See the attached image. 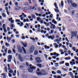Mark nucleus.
Wrapping results in <instances>:
<instances>
[{"mask_svg":"<svg viewBox=\"0 0 78 78\" xmlns=\"http://www.w3.org/2000/svg\"><path fill=\"white\" fill-rule=\"evenodd\" d=\"M73 50L75 51V47H73Z\"/></svg>","mask_w":78,"mask_h":78,"instance_id":"obj_53","label":"nucleus"},{"mask_svg":"<svg viewBox=\"0 0 78 78\" xmlns=\"http://www.w3.org/2000/svg\"><path fill=\"white\" fill-rule=\"evenodd\" d=\"M54 6H55V8H56V9H58V7L57 6V4L56 2L54 3Z\"/></svg>","mask_w":78,"mask_h":78,"instance_id":"obj_23","label":"nucleus"},{"mask_svg":"<svg viewBox=\"0 0 78 78\" xmlns=\"http://www.w3.org/2000/svg\"><path fill=\"white\" fill-rule=\"evenodd\" d=\"M23 45L24 47H27V43H24L22 42L21 43Z\"/></svg>","mask_w":78,"mask_h":78,"instance_id":"obj_12","label":"nucleus"},{"mask_svg":"<svg viewBox=\"0 0 78 78\" xmlns=\"http://www.w3.org/2000/svg\"><path fill=\"white\" fill-rule=\"evenodd\" d=\"M65 66L67 67H69V63H66Z\"/></svg>","mask_w":78,"mask_h":78,"instance_id":"obj_26","label":"nucleus"},{"mask_svg":"<svg viewBox=\"0 0 78 78\" xmlns=\"http://www.w3.org/2000/svg\"><path fill=\"white\" fill-rule=\"evenodd\" d=\"M23 25V22H22L21 23V24L20 25V27H22Z\"/></svg>","mask_w":78,"mask_h":78,"instance_id":"obj_44","label":"nucleus"},{"mask_svg":"<svg viewBox=\"0 0 78 78\" xmlns=\"http://www.w3.org/2000/svg\"><path fill=\"white\" fill-rule=\"evenodd\" d=\"M10 30V28L9 27H7V31H9Z\"/></svg>","mask_w":78,"mask_h":78,"instance_id":"obj_60","label":"nucleus"},{"mask_svg":"<svg viewBox=\"0 0 78 78\" xmlns=\"http://www.w3.org/2000/svg\"><path fill=\"white\" fill-rule=\"evenodd\" d=\"M65 59H67V60H69L71 59V58L70 57H68V58L67 57H66L65 58Z\"/></svg>","mask_w":78,"mask_h":78,"instance_id":"obj_24","label":"nucleus"},{"mask_svg":"<svg viewBox=\"0 0 78 78\" xmlns=\"http://www.w3.org/2000/svg\"><path fill=\"white\" fill-rule=\"evenodd\" d=\"M68 53L69 55H70V53H71V51H70V50H69L68 51Z\"/></svg>","mask_w":78,"mask_h":78,"instance_id":"obj_47","label":"nucleus"},{"mask_svg":"<svg viewBox=\"0 0 78 78\" xmlns=\"http://www.w3.org/2000/svg\"><path fill=\"white\" fill-rule=\"evenodd\" d=\"M67 2L68 4H70V3H72V1L70 0H67Z\"/></svg>","mask_w":78,"mask_h":78,"instance_id":"obj_16","label":"nucleus"},{"mask_svg":"<svg viewBox=\"0 0 78 78\" xmlns=\"http://www.w3.org/2000/svg\"><path fill=\"white\" fill-rule=\"evenodd\" d=\"M56 54H57L56 52H54L53 53V55H54V56H55V55H56Z\"/></svg>","mask_w":78,"mask_h":78,"instance_id":"obj_62","label":"nucleus"},{"mask_svg":"<svg viewBox=\"0 0 78 78\" xmlns=\"http://www.w3.org/2000/svg\"><path fill=\"white\" fill-rule=\"evenodd\" d=\"M15 5L16 6H18V3L17 2H16Z\"/></svg>","mask_w":78,"mask_h":78,"instance_id":"obj_59","label":"nucleus"},{"mask_svg":"<svg viewBox=\"0 0 78 78\" xmlns=\"http://www.w3.org/2000/svg\"><path fill=\"white\" fill-rule=\"evenodd\" d=\"M52 69L53 70H56V68H55V67H52Z\"/></svg>","mask_w":78,"mask_h":78,"instance_id":"obj_50","label":"nucleus"},{"mask_svg":"<svg viewBox=\"0 0 78 78\" xmlns=\"http://www.w3.org/2000/svg\"><path fill=\"white\" fill-rule=\"evenodd\" d=\"M54 37H55V36L54 35H53V37L52 36L50 35L48 37V39H51L52 40H53L54 39Z\"/></svg>","mask_w":78,"mask_h":78,"instance_id":"obj_11","label":"nucleus"},{"mask_svg":"<svg viewBox=\"0 0 78 78\" xmlns=\"http://www.w3.org/2000/svg\"><path fill=\"white\" fill-rule=\"evenodd\" d=\"M8 54H10V53H11V51L10 50H8Z\"/></svg>","mask_w":78,"mask_h":78,"instance_id":"obj_29","label":"nucleus"},{"mask_svg":"<svg viewBox=\"0 0 78 78\" xmlns=\"http://www.w3.org/2000/svg\"><path fill=\"white\" fill-rule=\"evenodd\" d=\"M32 18H33V19H36V17L35 16V15L34 14H33L31 15Z\"/></svg>","mask_w":78,"mask_h":78,"instance_id":"obj_19","label":"nucleus"},{"mask_svg":"<svg viewBox=\"0 0 78 78\" xmlns=\"http://www.w3.org/2000/svg\"><path fill=\"white\" fill-rule=\"evenodd\" d=\"M34 49H35V48L34 45H32L29 49V51L30 53H32V52H33L34 51Z\"/></svg>","mask_w":78,"mask_h":78,"instance_id":"obj_4","label":"nucleus"},{"mask_svg":"<svg viewBox=\"0 0 78 78\" xmlns=\"http://www.w3.org/2000/svg\"><path fill=\"white\" fill-rule=\"evenodd\" d=\"M22 39H25V37L24 36H22Z\"/></svg>","mask_w":78,"mask_h":78,"instance_id":"obj_56","label":"nucleus"},{"mask_svg":"<svg viewBox=\"0 0 78 78\" xmlns=\"http://www.w3.org/2000/svg\"><path fill=\"white\" fill-rule=\"evenodd\" d=\"M2 16L3 17H6V14H5V13H2Z\"/></svg>","mask_w":78,"mask_h":78,"instance_id":"obj_32","label":"nucleus"},{"mask_svg":"<svg viewBox=\"0 0 78 78\" xmlns=\"http://www.w3.org/2000/svg\"><path fill=\"white\" fill-rule=\"evenodd\" d=\"M8 59L7 60V61L8 62H11V59L12 58V55H9V57H8Z\"/></svg>","mask_w":78,"mask_h":78,"instance_id":"obj_9","label":"nucleus"},{"mask_svg":"<svg viewBox=\"0 0 78 78\" xmlns=\"http://www.w3.org/2000/svg\"><path fill=\"white\" fill-rule=\"evenodd\" d=\"M57 73H59V74H61V71L60 70H58Z\"/></svg>","mask_w":78,"mask_h":78,"instance_id":"obj_31","label":"nucleus"},{"mask_svg":"<svg viewBox=\"0 0 78 78\" xmlns=\"http://www.w3.org/2000/svg\"><path fill=\"white\" fill-rule=\"evenodd\" d=\"M56 56H52V58L53 59H56Z\"/></svg>","mask_w":78,"mask_h":78,"instance_id":"obj_57","label":"nucleus"},{"mask_svg":"<svg viewBox=\"0 0 78 78\" xmlns=\"http://www.w3.org/2000/svg\"><path fill=\"white\" fill-rule=\"evenodd\" d=\"M12 51L14 53H16V50H15V49H12Z\"/></svg>","mask_w":78,"mask_h":78,"instance_id":"obj_48","label":"nucleus"},{"mask_svg":"<svg viewBox=\"0 0 78 78\" xmlns=\"http://www.w3.org/2000/svg\"><path fill=\"white\" fill-rule=\"evenodd\" d=\"M22 49L23 50L25 54H27V52H26V50H25L24 47H23V46L22 47Z\"/></svg>","mask_w":78,"mask_h":78,"instance_id":"obj_14","label":"nucleus"},{"mask_svg":"<svg viewBox=\"0 0 78 78\" xmlns=\"http://www.w3.org/2000/svg\"><path fill=\"white\" fill-rule=\"evenodd\" d=\"M19 59H20V61L21 62L23 61V58L22 57L20 58H19Z\"/></svg>","mask_w":78,"mask_h":78,"instance_id":"obj_33","label":"nucleus"},{"mask_svg":"<svg viewBox=\"0 0 78 78\" xmlns=\"http://www.w3.org/2000/svg\"><path fill=\"white\" fill-rule=\"evenodd\" d=\"M9 73H12H12H14V71L12 70V69H11L9 71Z\"/></svg>","mask_w":78,"mask_h":78,"instance_id":"obj_15","label":"nucleus"},{"mask_svg":"<svg viewBox=\"0 0 78 78\" xmlns=\"http://www.w3.org/2000/svg\"><path fill=\"white\" fill-rule=\"evenodd\" d=\"M29 5V4L28 3V2H26L24 3V5Z\"/></svg>","mask_w":78,"mask_h":78,"instance_id":"obj_40","label":"nucleus"},{"mask_svg":"<svg viewBox=\"0 0 78 78\" xmlns=\"http://www.w3.org/2000/svg\"><path fill=\"white\" fill-rule=\"evenodd\" d=\"M12 20V17H11L10 18H9L8 19V20L9 22H11V21Z\"/></svg>","mask_w":78,"mask_h":78,"instance_id":"obj_30","label":"nucleus"},{"mask_svg":"<svg viewBox=\"0 0 78 78\" xmlns=\"http://www.w3.org/2000/svg\"><path fill=\"white\" fill-rule=\"evenodd\" d=\"M30 39L33 41H35V39L33 37H30Z\"/></svg>","mask_w":78,"mask_h":78,"instance_id":"obj_49","label":"nucleus"},{"mask_svg":"<svg viewBox=\"0 0 78 78\" xmlns=\"http://www.w3.org/2000/svg\"><path fill=\"white\" fill-rule=\"evenodd\" d=\"M7 39L8 40V42H10V41L11 40V37H9H9L7 36Z\"/></svg>","mask_w":78,"mask_h":78,"instance_id":"obj_13","label":"nucleus"},{"mask_svg":"<svg viewBox=\"0 0 78 78\" xmlns=\"http://www.w3.org/2000/svg\"><path fill=\"white\" fill-rule=\"evenodd\" d=\"M44 55L45 56V58H46V59H47L48 55H47L46 54H44Z\"/></svg>","mask_w":78,"mask_h":78,"instance_id":"obj_34","label":"nucleus"},{"mask_svg":"<svg viewBox=\"0 0 78 78\" xmlns=\"http://www.w3.org/2000/svg\"><path fill=\"white\" fill-rule=\"evenodd\" d=\"M44 48L45 49H49V48H50V47L47 46V45H45L44 46Z\"/></svg>","mask_w":78,"mask_h":78,"instance_id":"obj_18","label":"nucleus"},{"mask_svg":"<svg viewBox=\"0 0 78 78\" xmlns=\"http://www.w3.org/2000/svg\"><path fill=\"white\" fill-rule=\"evenodd\" d=\"M41 19V18L39 17H38L37 18V21H39V20Z\"/></svg>","mask_w":78,"mask_h":78,"instance_id":"obj_42","label":"nucleus"},{"mask_svg":"<svg viewBox=\"0 0 78 78\" xmlns=\"http://www.w3.org/2000/svg\"><path fill=\"white\" fill-rule=\"evenodd\" d=\"M9 76L10 77H12V75H11L10 73H9Z\"/></svg>","mask_w":78,"mask_h":78,"instance_id":"obj_52","label":"nucleus"},{"mask_svg":"<svg viewBox=\"0 0 78 78\" xmlns=\"http://www.w3.org/2000/svg\"><path fill=\"white\" fill-rule=\"evenodd\" d=\"M56 40L57 42V44H60V42H59L60 41L59 40V39H57Z\"/></svg>","mask_w":78,"mask_h":78,"instance_id":"obj_22","label":"nucleus"},{"mask_svg":"<svg viewBox=\"0 0 78 78\" xmlns=\"http://www.w3.org/2000/svg\"><path fill=\"white\" fill-rule=\"evenodd\" d=\"M22 57V55L21 54H18V59Z\"/></svg>","mask_w":78,"mask_h":78,"instance_id":"obj_36","label":"nucleus"},{"mask_svg":"<svg viewBox=\"0 0 78 78\" xmlns=\"http://www.w3.org/2000/svg\"><path fill=\"white\" fill-rule=\"evenodd\" d=\"M50 24H51V29H55V28L56 27L55 25L53 24L51 22H49Z\"/></svg>","mask_w":78,"mask_h":78,"instance_id":"obj_8","label":"nucleus"},{"mask_svg":"<svg viewBox=\"0 0 78 78\" xmlns=\"http://www.w3.org/2000/svg\"><path fill=\"white\" fill-rule=\"evenodd\" d=\"M53 76L54 78H57V76L56 75H54Z\"/></svg>","mask_w":78,"mask_h":78,"instance_id":"obj_63","label":"nucleus"},{"mask_svg":"<svg viewBox=\"0 0 78 78\" xmlns=\"http://www.w3.org/2000/svg\"><path fill=\"white\" fill-rule=\"evenodd\" d=\"M37 74L38 75H40V76H41V75L45 76L47 75V73L44 70L41 69V72H37Z\"/></svg>","mask_w":78,"mask_h":78,"instance_id":"obj_1","label":"nucleus"},{"mask_svg":"<svg viewBox=\"0 0 78 78\" xmlns=\"http://www.w3.org/2000/svg\"><path fill=\"white\" fill-rule=\"evenodd\" d=\"M51 73H52V74H53V75H56V73L54 71H51Z\"/></svg>","mask_w":78,"mask_h":78,"instance_id":"obj_27","label":"nucleus"},{"mask_svg":"<svg viewBox=\"0 0 78 78\" xmlns=\"http://www.w3.org/2000/svg\"><path fill=\"white\" fill-rule=\"evenodd\" d=\"M74 78H78V76H75Z\"/></svg>","mask_w":78,"mask_h":78,"instance_id":"obj_64","label":"nucleus"},{"mask_svg":"<svg viewBox=\"0 0 78 78\" xmlns=\"http://www.w3.org/2000/svg\"><path fill=\"white\" fill-rule=\"evenodd\" d=\"M16 22H20V20L16 19L15 21Z\"/></svg>","mask_w":78,"mask_h":78,"instance_id":"obj_35","label":"nucleus"},{"mask_svg":"<svg viewBox=\"0 0 78 78\" xmlns=\"http://www.w3.org/2000/svg\"><path fill=\"white\" fill-rule=\"evenodd\" d=\"M69 74L71 76H73V73H72L71 72H69Z\"/></svg>","mask_w":78,"mask_h":78,"instance_id":"obj_39","label":"nucleus"},{"mask_svg":"<svg viewBox=\"0 0 78 78\" xmlns=\"http://www.w3.org/2000/svg\"><path fill=\"white\" fill-rule=\"evenodd\" d=\"M61 5L62 8H63V6H64V2L63 1H61Z\"/></svg>","mask_w":78,"mask_h":78,"instance_id":"obj_20","label":"nucleus"},{"mask_svg":"<svg viewBox=\"0 0 78 78\" xmlns=\"http://www.w3.org/2000/svg\"><path fill=\"white\" fill-rule=\"evenodd\" d=\"M59 64H64V61H62L61 62H60Z\"/></svg>","mask_w":78,"mask_h":78,"instance_id":"obj_38","label":"nucleus"},{"mask_svg":"<svg viewBox=\"0 0 78 78\" xmlns=\"http://www.w3.org/2000/svg\"><path fill=\"white\" fill-rule=\"evenodd\" d=\"M55 11V12H59V10L56 9H54Z\"/></svg>","mask_w":78,"mask_h":78,"instance_id":"obj_41","label":"nucleus"},{"mask_svg":"<svg viewBox=\"0 0 78 78\" xmlns=\"http://www.w3.org/2000/svg\"><path fill=\"white\" fill-rule=\"evenodd\" d=\"M17 75L18 76H19V71H18L17 72Z\"/></svg>","mask_w":78,"mask_h":78,"instance_id":"obj_58","label":"nucleus"},{"mask_svg":"<svg viewBox=\"0 0 78 78\" xmlns=\"http://www.w3.org/2000/svg\"><path fill=\"white\" fill-rule=\"evenodd\" d=\"M11 29L12 30L13 29V27H14V25H13V24H12L11 25Z\"/></svg>","mask_w":78,"mask_h":78,"instance_id":"obj_37","label":"nucleus"},{"mask_svg":"<svg viewBox=\"0 0 78 78\" xmlns=\"http://www.w3.org/2000/svg\"><path fill=\"white\" fill-rule=\"evenodd\" d=\"M3 29L4 30V32H5V33H6V32L7 31H6V28H5V27H4Z\"/></svg>","mask_w":78,"mask_h":78,"instance_id":"obj_25","label":"nucleus"},{"mask_svg":"<svg viewBox=\"0 0 78 78\" xmlns=\"http://www.w3.org/2000/svg\"><path fill=\"white\" fill-rule=\"evenodd\" d=\"M8 3H6V4H5V7L7 6H8Z\"/></svg>","mask_w":78,"mask_h":78,"instance_id":"obj_61","label":"nucleus"},{"mask_svg":"<svg viewBox=\"0 0 78 78\" xmlns=\"http://www.w3.org/2000/svg\"><path fill=\"white\" fill-rule=\"evenodd\" d=\"M71 33L74 36L76 37V36H77V33H78V32L76 31H75V32L71 31Z\"/></svg>","mask_w":78,"mask_h":78,"instance_id":"obj_7","label":"nucleus"},{"mask_svg":"<svg viewBox=\"0 0 78 78\" xmlns=\"http://www.w3.org/2000/svg\"><path fill=\"white\" fill-rule=\"evenodd\" d=\"M38 50L36 49L34 51V55H38Z\"/></svg>","mask_w":78,"mask_h":78,"instance_id":"obj_10","label":"nucleus"},{"mask_svg":"<svg viewBox=\"0 0 78 78\" xmlns=\"http://www.w3.org/2000/svg\"><path fill=\"white\" fill-rule=\"evenodd\" d=\"M37 66H38V67H42V65L41 64H37Z\"/></svg>","mask_w":78,"mask_h":78,"instance_id":"obj_21","label":"nucleus"},{"mask_svg":"<svg viewBox=\"0 0 78 78\" xmlns=\"http://www.w3.org/2000/svg\"><path fill=\"white\" fill-rule=\"evenodd\" d=\"M35 61L36 62H37V63L39 64L40 63H41V62H42V60L41 59V58L39 57H37L35 58Z\"/></svg>","mask_w":78,"mask_h":78,"instance_id":"obj_3","label":"nucleus"},{"mask_svg":"<svg viewBox=\"0 0 78 78\" xmlns=\"http://www.w3.org/2000/svg\"><path fill=\"white\" fill-rule=\"evenodd\" d=\"M5 9L6 10V11H8V7H5Z\"/></svg>","mask_w":78,"mask_h":78,"instance_id":"obj_55","label":"nucleus"},{"mask_svg":"<svg viewBox=\"0 0 78 78\" xmlns=\"http://www.w3.org/2000/svg\"><path fill=\"white\" fill-rule=\"evenodd\" d=\"M31 66H32V65H29V67H31L28 69V71L29 72H32L33 71V70H35L36 69V67Z\"/></svg>","mask_w":78,"mask_h":78,"instance_id":"obj_2","label":"nucleus"},{"mask_svg":"<svg viewBox=\"0 0 78 78\" xmlns=\"http://www.w3.org/2000/svg\"><path fill=\"white\" fill-rule=\"evenodd\" d=\"M57 78H62L60 75H58L57 76Z\"/></svg>","mask_w":78,"mask_h":78,"instance_id":"obj_51","label":"nucleus"},{"mask_svg":"<svg viewBox=\"0 0 78 78\" xmlns=\"http://www.w3.org/2000/svg\"><path fill=\"white\" fill-rule=\"evenodd\" d=\"M7 50H8V48H6L5 49H4V51L5 53H7Z\"/></svg>","mask_w":78,"mask_h":78,"instance_id":"obj_28","label":"nucleus"},{"mask_svg":"<svg viewBox=\"0 0 78 78\" xmlns=\"http://www.w3.org/2000/svg\"><path fill=\"white\" fill-rule=\"evenodd\" d=\"M40 22L41 23H43V20H40Z\"/></svg>","mask_w":78,"mask_h":78,"instance_id":"obj_45","label":"nucleus"},{"mask_svg":"<svg viewBox=\"0 0 78 78\" xmlns=\"http://www.w3.org/2000/svg\"><path fill=\"white\" fill-rule=\"evenodd\" d=\"M41 8L40 7H38V11H39V12H40L41 11Z\"/></svg>","mask_w":78,"mask_h":78,"instance_id":"obj_43","label":"nucleus"},{"mask_svg":"<svg viewBox=\"0 0 78 78\" xmlns=\"http://www.w3.org/2000/svg\"><path fill=\"white\" fill-rule=\"evenodd\" d=\"M35 15L37 16H42V14L40 13H39V14L37 13H35Z\"/></svg>","mask_w":78,"mask_h":78,"instance_id":"obj_17","label":"nucleus"},{"mask_svg":"<svg viewBox=\"0 0 78 78\" xmlns=\"http://www.w3.org/2000/svg\"><path fill=\"white\" fill-rule=\"evenodd\" d=\"M71 6L73 8H76L78 7V5L76 3L74 2H73L71 3Z\"/></svg>","mask_w":78,"mask_h":78,"instance_id":"obj_5","label":"nucleus"},{"mask_svg":"<svg viewBox=\"0 0 78 78\" xmlns=\"http://www.w3.org/2000/svg\"><path fill=\"white\" fill-rule=\"evenodd\" d=\"M62 70H64V71H67V69H64V68H62Z\"/></svg>","mask_w":78,"mask_h":78,"instance_id":"obj_54","label":"nucleus"},{"mask_svg":"<svg viewBox=\"0 0 78 78\" xmlns=\"http://www.w3.org/2000/svg\"><path fill=\"white\" fill-rule=\"evenodd\" d=\"M17 48L18 50L20 53H22V48H21V47L20 45L17 46Z\"/></svg>","mask_w":78,"mask_h":78,"instance_id":"obj_6","label":"nucleus"},{"mask_svg":"<svg viewBox=\"0 0 78 78\" xmlns=\"http://www.w3.org/2000/svg\"><path fill=\"white\" fill-rule=\"evenodd\" d=\"M53 17V14H51V15L49 16V17L50 18H52V17Z\"/></svg>","mask_w":78,"mask_h":78,"instance_id":"obj_46","label":"nucleus"}]
</instances>
